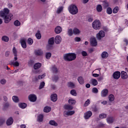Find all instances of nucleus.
<instances>
[{
	"label": "nucleus",
	"instance_id": "obj_16",
	"mask_svg": "<svg viewBox=\"0 0 128 128\" xmlns=\"http://www.w3.org/2000/svg\"><path fill=\"white\" fill-rule=\"evenodd\" d=\"M54 31L56 34H60V32H62V27H60V26H57L55 28Z\"/></svg>",
	"mask_w": 128,
	"mask_h": 128
},
{
	"label": "nucleus",
	"instance_id": "obj_64",
	"mask_svg": "<svg viewBox=\"0 0 128 128\" xmlns=\"http://www.w3.org/2000/svg\"><path fill=\"white\" fill-rule=\"evenodd\" d=\"M20 128H26V124H21Z\"/></svg>",
	"mask_w": 128,
	"mask_h": 128
},
{
	"label": "nucleus",
	"instance_id": "obj_36",
	"mask_svg": "<svg viewBox=\"0 0 128 128\" xmlns=\"http://www.w3.org/2000/svg\"><path fill=\"white\" fill-rule=\"evenodd\" d=\"M108 124H112L114 122V118L112 117H108L106 119Z\"/></svg>",
	"mask_w": 128,
	"mask_h": 128
},
{
	"label": "nucleus",
	"instance_id": "obj_11",
	"mask_svg": "<svg viewBox=\"0 0 128 128\" xmlns=\"http://www.w3.org/2000/svg\"><path fill=\"white\" fill-rule=\"evenodd\" d=\"M44 76H46V74H44L42 75H40L38 76V78L36 77H35L34 79L33 80L34 82H38V80H42V78H44Z\"/></svg>",
	"mask_w": 128,
	"mask_h": 128
},
{
	"label": "nucleus",
	"instance_id": "obj_41",
	"mask_svg": "<svg viewBox=\"0 0 128 128\" xmlns=\"http://www.w3.org/2000/svg\"><path fill=\"white\" fill-rule=\"evenodd\" d=\"M12 100L14 102H20V99L18 96H12Z\"/></svg>",
	"mask_w": 128,
	"mask_h": 128
},
{
	"label": "nucleus",
	"instance_id": "obj_54",
	"mask_svg": "<svg viewBox=\"0 0 128 128\" xmlns=\"http://www.w3.org/2000/svg\"><path fill=\"white\" fill-rule=\"evenodd\" d=\"M92 92H93L94 94H98V90L96 88H94L92 89Z\"/></svg>",
	"mask_w": 128,
	"mask_h": 128
},
{
	"label": "nucleus",
	"instance_id": "obj_56",
	"mask_svg": "<svg viewBox=\"0 0 128 128\" xmlns=\"http://www.w3.org/2000/svg\"><path fill=\"white\" fill-rule=\"evenodd\" d=\"M0 82L1 84H6V79H2L0 81Z\"/></svg>",
	"mask_w": 128,
	"mask_h": 128
},
{
	"label": "nucleus",
	"instance_id": "obj_58",
	"mask_svg": "<svg viewBox=\"0 0 128 128\" xmlns=\"http://www.w3.org/2000/svg\"><path fill=\"white\" fill-rule=\"evenodd\" d=\"M82 56H88V52L86 51H82Z\"/></svg>",
	"mask_w": 128,
	"mask_h": 128
},
{
	"label": "nucleus",
	"instance_id": "obj_47",
	"mask_svg": "<svg viewBox=\"0 0 128 128\" xmlns=\"http://www.w3.org/2000/svg\"><path fill=\"white\" fill-rule=\"evenodd\" d=\"M62 10H64V7H62V6H60V7L58 8L57 9V10H56L57 14H60V12H62Z\"/></svg>",
	"mask_w": 128,
	"mask_h": 128
},
{
	"label": "nucleus",
	"instance_id": "obj_59",
	"mask_svg": "<svg viewBox=\"0 0 128 128\" xmlns=\"http://www.w3.org/2000/svg\"><path fill=\"white\" fill-rule=\"evenodd\" d=\"M92 112H96L98 110V108L96 107H94L92 108Z\"/></svg>",
	"mask_w": 128,
	"mask_h": 128
},
{
	"label": "nucleus",
	"instance_id": "obj_31",
	"mask_svg": "<svg viewBox=\"0 0 128 128\" xmlns=\"http://www.w3.org/2000/svg\"><path fill=\"white\" fill-rule=\"evenodd\" d=\"M11 64H12V66H14L18 68V66H20V62L15 60V62H11Z\"/></svg>",
	"mask_w": 128,
	"mask_h": 128
},
{
	"label": "nucleus",
	"instance_id": "obj_62",
	"mask_svg": "<svg viewBox=\"0 0 128 128\" xmlns=\"http://www.w3.org/2000/svg\"><path fill=\"white\" fill-rule=\"evenodd\" d=\"M92 76H94V78H98V77L100 76V74H93Z\"/></svg>",
	"mask_w": 128,
	"mask_h": 128
},
{
	"label": "nucleus",
	"instance_id": "obj_10",
	"mask_svg": "<svg viewBox=\"0 0 128 128\" xmlns=\"http://www.w3.org/2000/svg\"><path fill=\"white\" fill-rule=\"evenodd\" d=\"M26 40L24 38H22L20 40V44L23 48H26Z\"/></svg>",
	"mask_w": 128,
	"mask_h": 128
},
{
	"label": "nucleus",
	"instance_id": "obj_12",
	"mask_svg": "<svg viewBox=\"0 0 128 128\" xmlns=\"http://www.w3.org/2000/svg\"><path fill=\"white\" fill-rule=\"evenodd\" d=\"M55 42L57 44H59L62 42V37L60 36H57L55 37Z\"/></svg>",
	"mask_w": 128,
	"mask_h": 128
},
{
	"label": "nucleus",
	"instance_id": "obj_5",
	"mask_svg": "<svg viewBox=\"0 0 128 128\" xmlns=\"http://www.w3.org/2000/svg\"><path fill=\"white\" fill-rule=\"evenodd\" d=\"M106 36V33L104 30H100L98 33L96 35V38L100 40H102V38H104Z\"/></svg>",
	"mask_w": 128,
	"mask_h": 128
},
{
	"label": "nucleus",
	"instance_id": "obj_24",
	"mask_svg": "<svg viewBox=\"0 0 128 128\" xmlns=\"http://www.w3.org/2000/svg\"><path fill=\"white\" fill-rule=\"evenodd\" d=\"M48 124H50V126H58L57 122H56V121H54V120H50Z\"/></svg>",
	"mask_w": 128,
	"mask_h": 128
},
{
	"label": "nucleus",
	"instance_id": "obj_33",
	"mask_svg": "<svg viewBox=\"0 0 128 128\" xmlns=\"http://www.w3.org/2000/svg\"><path fill=\"white\" fill-rule=\"evenodd\" d=\"M36 36L37 40H40V38H42V34H40V30H38L36 34Z\"/></svg>",
	"mask_w": 128,
	"mask_h": 128
},
{
	"label": "nucleus",
	"instance_id": "obj_22",
	"mask_svg": "<svg viewBox=\"0 0 128 128\" xmlns=\"http://www.w3.org/2000/svg\"><path fill=\"white\" fill-rule=\"evenodd\" d=\"M37 120L38 122H44V115L40 114L38 116Z\"/></svg>",
	"mask_w": 128,
	"mask_h": 128
},
{
	"label": "nucleus",
	"instance_id": "obj_44",
	"mask_svg": "<svg viewBox=\"0 0 128 128\" xmlns=\"http://www.w3.org/2000/svg\"><path fill=\"white\" fill-rule=\"evenodd\" d=\"M120 8H118V7H115L112 10L113 14H118V12Z\"/></svg>",
	"mask_w": 128,
	"mask_h": 128
},
{
	"label": "nucleus",
	"instance_id": "obj_4",
	"mask_svg": "<svg viewBox=\"0 0 128 128\" xmlns=\"http://www.w3.org/2000/svg\"><path fill=\"white\" fill-rule=\"evenodd\" d=\"M92 26L94 30H100L102 27V23L99 20H95L92 24Z\"/></svg>",
	"mask_w": 128,
	"mask_h": 128
},
{
	"label": "nucleus",
	"instance_id": "obj_63",
	"mask_svg": "<svg viewBox=\"0 0 128 128\" xmlns=\"http://www.w3.org/2000/svg\"><path fill=\"white\" fill-rule=\"evenodd\" d=\"M88 52H90V54H91V52H94V48H90L88 49Z\"/></svg>",
	"mask_w": 128,
	"mask_h": 128
},
{
	"label": "nucleus",
	"instance_id": "obj_55",
	"mask_svg": "<svg viewBox=\"0 0 128 128\" xmlns=\"http://www.w3.org/2000/svg\"><path fill=\"white\" fill-rule=\"evenodd\" d=\"M50 100L52 102H56L58 100V96H52Z\"/></svg>",
	"mask_w": 128,
	"mask_h": 128
},
{
	"label": "nucleus",
	"instance_id": "obj_3",
	"mask_svg": "<svg viewBox=\"0 0 128 128\" xmlns=\"http://www.w3.org/2000/svg\"><path fill=\"white\" fill-rule=\"evenodd\" d=\"M68 10L71 14H76L78 12V6L74 4H72L68 6Z\"/></svg>",
	"mask_w": 128,
	"mask_h": 128
},
{
	"label": "nucleus",
	"instance_id": "obj_53",
	"mask_svg": "<svg viewBox=\"0 0 128 128\" xmlns=\"http://www.w3.org/2000/svg\"><path fill=\"white\" fill-rule=\"evenodd\" d=\"M90 104V100L89 99H88L84 104V106H88Z\"/></svg>",
	"mask_w": 128,
	"mask_h": 128
},
{
	"label": "nucleus",
	"instance_id": "obj_34",
	"mask_svg": "<svg viewBox=\"0 0 128 128\" xmlns=\"http://www.w3.org/2000/svg\"><path fill=\"white\" fill-rule=\"evenodd\" d=\"M96 9L98 12H100L102 10V5L98 4L96 6Z\"/></svg>",
	"mask_w": 128,
	"mask_h": 128
},
{
	"label": "nucleus",
	"instance_id": "obj_52",
	"mask_svg": "<svg viewBox=\"0 0 128 128\" xmlns=\"http://www.w3.org/2000/svg\"><path fill=\"white\" fill-rule=\"evenodd\" d=\"M58 76H54L52 78V80H53L55 82H58Z\"/></svg>",
	"mask_w": 128,
	"mask_h": 128
},
{
	"label": "nucleus",
	"instance_id": "obj_46",
	"mask_svg": "<svg viewBox=\"0 0 128 128\" xmlns=\"http://www.w3.org/2000/svg\"><path fill=\"white\" fill-rule=\"evenodd\" d=\"M106 13L108 14H112V8H108L106 9Z\"/></svg>",
	"mask_w": 128,
	"mask_h": 128
},
{
	"label": "nucleus",
	"instance_id": "obj_6",
	"mask_svg": "<svg viewBox=\"0 0 128 128\" xmlns=\"http://www.w3.org/2000/svg\"><path fill=\"white\" fill-rule=\"evenodd\" d=\"M90 44L92 46H98V41L94 37L90 38Z\"/></svg>",
	"mask_w": 128,
	"mask_h": 128
},
{
	"label": "nucleus",
	"instance_id": "obj_20",
	"mask_svg": "<svg viewBox=\"0 0 128 128\" xmlns=\"http://www.w3.org/2000/svg\"><path fill=\"white\" fill-rule=\"evenodd\" d=\"M68 102L70 106H74V104H76V101L72 98H70L68 100Z\"/></svg>",
	"mask_w": 128,
	"mask_h": 128
},
{
	"label": "nucleus",
	"instance_id": "obj_26",
	"mask_svg": "<svg viewBox=\"0 0 128 128\" xmlns=\"http://www.w3.org/2000/svg\"><path fill=\"white\" fill-rule=\"evenodd\" d=\"M90 84H92V86H98V80H96V79H92L90 80Z\"/></svg>",
	"mask_w": 128,
	"mask_h": 128
},
{
	"label": "nucleus",
	"instance_id": "obj_13",
	"mask_svg": "<svg viewBox=\"0 0 128 128\" xmlns=\"http://www.w3.org/2000/svg\"><path fill=\"white\" fill-rule=\"evenodd\" d=\"M6 124L7 126H12V124H14V119L12 118V117L9 118L6 122Z\"/></svg>",
	"mask_w": 128,
	"mask_h": 128
},
{
	"label": "nucleus",
	"instance_id": "obj_30",
	"mask_svg": "<svg viewBox=\"0 0 128 128\" xmlns=\"http://www.w3.org/2000/svg\"><path fill=\"white\" fill-rule=\"evenodd\" d=\"M52 110V108L50 106H46L44 108V112H50Z\"/></svg>",
	"mask_w": 128,
	"mask_h": 128
},
{
	"label": "nucleus",
	"instance_id": "obj_35",
	"mask_svg": "<svg viewBox=\"0 0 128 128\" xmlns=\"http://www.w3.org/2000/svg\"><path fill=\"white\" fill-rule=\"evenodd\" d=\"M28 100L32 102H34L36 100V96H29Z\"/></svg>",
	"mask_w": 128,
	"mask_h": 128
},
{
	"label": "nucleus",
	"instance_id": "obj_8",
	"mask_svg": "<svg viewBox=\"0 0 128 128\" xmlns=\"http://www.w3.org/2000/svg\"><path fill=\"white\" fill-rule=\"evenodd\" d=\"M113 78L115 80H118L120 78V72L116 71L113 74Z\"/></svg>",
	"mask_w": 128,
	"mask_h": 128
},
{
	"label": "nucleus",
	"instance_id": "obj_49",
	"mask_svg": "<svg viewBox=\"0 0 128 128\" xmlns=\"http://www.w3.org/2000/svg\"><path fill=\"white\" fill-rule=\"evenodd\" d=\"M14 24L16 26H20V21L18 20H16L14 22Z\"/></svg>",
	"mask_w": 128,
	"mask_h": 128
},
{
	"label": "nucleus",
	"instance_id": "obj_2",
	"mask_svg": "<svg viewBox=\"0 0 128 128\" xmlns=\"http://www.w3.org/2000/svg\"><path fill=\"white\" fill-rule=\"evenodd\" d=\"M63 58L66 62H72L76 58V54L74 53H68L64 54Z\"/></svg>",
	"mask_w": 128,
	"mask_h": 128
},
{
	"label": "nucleus",
	"instance_id": "obj_29",
	"mask_svg": "<svg viewBox=\"0 0 128 128\" xmlns=\"http://www.w3.org/2000/svg\"><path fill=\"white\" fill-rule=\"evenodd\" d=\"M78 80L80 84H84V78L82 76L78 77Z\"/></svg>",
	"mask_w": 128,
	"mask_h": 128
},
{
	"label": "nucleus",
	"instance_id": "obj_23",
	"mask_svg": "<svg viewBox=\"0 0 128 128\" xmlns=\"http://www.w3.org/2000/svg\"><path fill=\"white\" fill-rule=\"evenodd\" d=\"M102 58H107L108 56V53L106 52H103L101 54Z\"/></svg>",
	"mask_w": 128,
	"mask_h": 128
},
{
	"label": "nucleus",
	"instance_id": "obj_37",
	"mask_svg": "<svg viewBox=\"0 0 128 128\" xmlns=\"http://www.w3.org/2000/svg\"><path fill=\"white\" fill-rule=\"evenodd\" d=\"M2 40L3 42H8L10 40V38L8 36H4L2 37Z\"/></svg>",
	"mask_w": 128,
	"mask_h": 128
},
{
	"label": "nucleus",
	"instance_id": "obj_1",
	"mask_svg": "<svg viewBox=\"0 0 128 128\" xmlns=\"http://www.w3.org/2000/svg\"><path fill=\"white\" fill-rule=\"evenodd\" d=\"M10 10L8 8H4L3 10L0 11V16L4 18V22L6 24H8L14 18L12 14H9Z\"/></svg>",
	"mask_w": 128,
	"mask_h": 128
},
{
	"label": "nucleus",
	"instance_id": "obj_48",
	"mask_svg": "<svg viewBox=\"0 0 128 128\" xmlns=\"http://www.w3.org/2000/svg\"><path fill=\"white\" fill-rule=\"evenodd\" d=\"M70 94L72 96H76L77 94H76V90H72L70 91Z\"/></svg>",
	"mask_w": 128,
	"mask_h": 128
},
{
	"label": "nucleus",
	"instance_id": "obj_25",
	"mask_svg": "<svg viewBox=\"0 0 128 128\" xmlns=\"http://www.w3.org/2000/svg\"><path fill=\"white\" fill-rule=\"evenodd\" d=\"M108 89H104L102 91L101 94L102 96H108Z\"/></svg>",
	"mask_w": 128,
	"mask_h": 128
},
{
	"label": "nucleus",
	"instance_id": "obj_32",
	"mask_svg": "<svg viewBox=\"0 0 128 128\" xmlns=\"http://www.w3.org/2000/svg\"><path fill=\"white\" fill-rule=\"evenodd\" d=\"M18 106L20 107V108H26L28 105L26 103H19Z\"/></svg>",
	"mask_w": 128,
	"mask_h": 128
},
{
	"label": "nucleus",
	"instance_id": "obj_28",
	"mask_svg": "<svg viewBox=\"0 0 128 128\" xmlns=\"http://www.w3.org/2000/svg\"><path fill=\"white\" fill-rule=\"evenodd\" d=\"M42 66V64L40 63H36L34 66V70H38Z\"/></svg>",
	"mask_w": 128,
	"mask_h": 128
},
{
	"label": "nucleus",
	"instance_id": "obj_15",
	"mask_svg": "<svg viewBox=\"0 0 128 128\" xmlns=\"http://www.w3.org/2000/svg\"><path fill=\"white\" fill-rule=\"evenodd\" d=\"M12 52L14 54V60H18V52L16 51V47H14L12 49Z\"/></svg>",
	"mask_w": 128,
	"mask_h": 128
},
{
	"label": "nucleus",
	"instance_id": "obj_57",
	"mask_svg": "<svg viewBox=\"0 0 128 128\" xmlns=\"http://www.w3.org/2000/svg\"><path fill=\"white\" fill-rule=\"evenodd\" d=\"M5 122H6V120H4V119L0 118V126H2V124H4Z\"/></svg>",
	"mask_w": 128,
	"mask_h": 128
},
{
	"label": "nucleus",
	"instance_id": "obj_40",
	"mask_svg": "<svg viewBox=\"0 0 128 128\" xmlns=\"http://www.w3.org/2000/svg\"><path fill=\"white\" fill-rule=\"evenodd\" d=\"M46 85V83L44 82H42L40 83V86L38 87L39 90H42L44 88V86Z\"/></svg>",
	"mask_w": 128,
	"mask_h": 128
},
{
	"label": "nucleus",
	"instance_id": "obj_17",
	"mask_svg": "<svg viewBox=\"0 0 128 128\" xmlns=\"http://www.w3.org/2000/svg\"><path fill=\"white\" fill-rule=\"evenodd\" d=\"M74 110L72 111H64V116H72V114H74Z\"/></svg>",
	"mask_w": 128,
	"mask_h": 128
},
{
	"label": "nucleus",
	"instance_id": "obj_61",
	"mask_svg": "<svg viewBox=\"0 0 128 128\" xmlns=\"http://www.w3.org/2000/svg\"><path fill=\"white\" fill-rule=\"evenodd\" d=\"M74 40H75V42H80L81 39H80V38H79V37H76V38H74Z\"/></svg>",
	"mask_w": 128,
	"mask_h": 128
},
{
	"label": "nucleus",
	"instance_id": "obj_18",
	"mask_svg": "<svg viewBox=\"0 0 128 128\" xmlns=\"http://www.w3.org/2000/svg\"><path fill=\"white\" fill-rule=\"evenodd\" d=\"M50 70H52L54 74H56L58 72V68H56V65H53L50 68Z\"/></svg>",
	"mask_w": 128,
	"mask_h": 128
},
{
	"label": "nucleus",
	"instance_id": "obj_9",
	"mask_svg": "<svg viewBox=\"0 0 128 128\" xmlns=\"http://www.w3.org/2000/svg\"><path fill=\"white\" fill-rule=\"evenodd\" d=\"M63 108L64 110H73L74 108V106L68 104H64Z\"/></svg>",
	"mask_w": 128,
	"mask_h": 128
},
{
	"label": "nucleus",
	"instance_id": "obj_38",
	"mask_svg": "<svg viewBox=\"0 0 128 128\" xmlns=\"http://www.w3.org/2000/svg\"><path fill=\"white\" fill-rule=\"evenodd\" d=\"M102 6H104V8H106L108 7V6H110V4L108 1L104 0L102 2Z\"/></svg>",
	"mask_w": 128,
	"mask_h": 128
},
{
	"label": "nucleus",
	"instance_id": "obj_7",
	"mask_svg": "<svg viewBox=\"0 0 128 128\" xmlns=\"http://www.w3.org/2000/svg\"><path fill=\"white\" fill-rule=\"evenodd\" d=\"M92 116V111H88L84 114V118H85V120H88V118H90V116Z\"/></svg>",
	"mask_w": 128,
	"mask_h": 128
},
{
	"label": "nucleus",
	"instance_id": "obj_27",
	"mask_svg": "<svg viewBox=\"0 0 128 128\" xmlns=\"http://www.w3.org/2000/svg\"><path fill=\"white\" fill-rule=\"evenodd\" d=\"M48 44L50 46H52L54 44V38L52 37L50 38L48 40Z\"/></svg>",
	"mask_w": 128,
	"mask_h": 128
},
{
	"label": "nucleus",
	"instance_id": "obj_60",
	"mask_svg": "<svg viewBox=\"0 0 128 128\" xmlns=\"http://www.w3.org/2000/svg\"><path fill=\"white\" fill-rule=\"evenodd\" d=\"M110 102H114V96H109L108 97Z\"/></svg>",
	"mask_w": 128,
	"mask_h": 128
},
{
	"label": "nucleus",
	"instance_id": "obj_14",
	"mask_svg": "<svg viewBox=\"0 0 128 128\" xmlns=\"http://www.w3.org/2000/svg\"><path fill=\"white\" fill-rule=\"evenodd\" d=\"M121 78L122 80H126L128 78V73L124 71L121 72Z\"/></svg>",
	"mask_w": 128,
	"mask_h": 128
},
{
	"label": "nucleus",
	"instance_id": "obj_50",
	"mask_svg": "<svg viewBox=\"0 0 128 128\" xmlns=\"http://www.w3.org/2000/svg\"><path fill=\"white\" fill-rule=\"evenodd\" d=\"M99 118H106V114H102L99 115Z\"/></svg>",
	"mask_w": 128,
	"mask_h": 128
},
{
	"label": "nucleus",
	"instance_id": "obj_21",
	"mask_svg": "<svg viewBox=\"0 0 128 128\" xmlns=\"http://www.w3.org/2000/svg\"><path fill=\"white\" fill-rule=\"evenodd\" d=\"M67 86L68 88H76V84L72 82H68Z\"/></svg>",
	"mask_w": 128,
	"mask_h": 128
},
{
	"label": "nucleus",
	"instance_id": "obj_45",
	"mask_svg": "<svg viewBox=\"0 0 128 128\" xmlns=\"http://www.w3.org/2000/svg\"><path fill=\"white\" fill-rule=\"evenodd\" d=\"M8 106H10V104H8V103H6L4 104V106L3 108V110H6L8 108Z\"/></svg>",
	"mask_w": 128,
	"mask_h": 128
},
{
	"label": "nucleus",
	"instance_id": "obj_43",
	"mask_svg": "<svg viewBox=\"0 0 128 128\" xmlns=\"http://www.w3.org/2000/svg\"><path fill=\"white\" fill-rule=\"evenodd\" d=\"M52 57V53L50 52H46V58L47 60H50Z\"/></svg>",
	"mask_w": 128,
	"mask_h": 128
},
{
	"label": "nucleus",
	"instance_id": "obj_51",
	"mask_svg": "<svg viewBox=\"0 0 128 128\" xmlns=\"http://www.w3.org/2000/svg\"><path fill=\"white\" fill-rule=\"evenodd\" d=\"M28 44H30V46H32V44H34V40H32V39L31 38H29L28 40Z\"/></svg>",
	"mask_w": 128,
	"mask_h": 128
},
{
	"label": "nucleus",
	"instance_id": "obj_42",
	"mask_svg": "<svg viewBox=\"0 0 128 128\" xmlns=\"http://www.w3.org/2000/svg\"><path fill=\"white\" fill-rule=\"evenodd\" d=\"M35 54H36V56H41V54H42V52L40 50H36L35 51Z\"/></svg>",
	"mask_w": 128,
	"mask_h": 128
},
{
	"label": "nucleus",
	"instance_id": "obj_19",
	"mask_svg": "<svg viewBox=\"0 0 128 128\" xmlns=\"http://www.w3.org/2000/svg\"><path fill=\"white\" fill-rule=\"evenodd\" d=\"M73 34L76 36H78L80 34V30L78 28H74L73 29Z\"/></svg>",
	"mask_w": 128,
	"mask_h": 128
},
{
	"label": "nucleus",
	"instance_id": "obj_39",
	"mask_svg": "<svg viewBox=\"0 0 128 128\" xmlns=\"http://www.w3.org/2000/svg\"><path fill=\"white\" fill-rule=\"evenodd\" d=\"M68 34L69 36H72L74 34V31L72 29L70 28L68 30Z\"/></svg>",
	"mask_w": 128,
	"mask_h": 128
}]
</instances>
